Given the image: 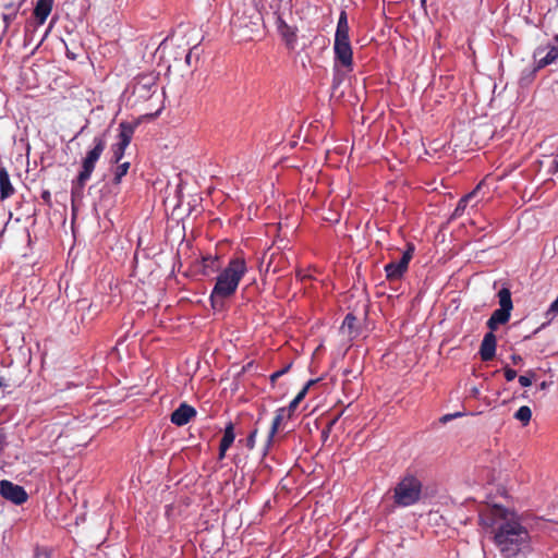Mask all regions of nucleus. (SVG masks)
Masks as SVG:
<instances>
[{
  "mask_svg": "<svg viewBox=\"0 0 558 558\" xmlns=\"http://www.w3.org/2000/svg\"><path fill=\"white\" fill-rule=\"evenodd\" d=\"M196 415V410L187 404L181 403L178 409H175L171 414V423L177 426H183L187 424L192 417Z\"/></svg>",
  "mask_w": 558,
  "mask_h": 558,
  "instance_id": "11",
  "label": "nucleus"
},
{
  "mask_svg": "<svg viewBox=\"0 0 558 558\" xmlns=\"http://www.w3.org/2000/svg\"><path fill=\"white\" fill-rule=\"evenodd\" d=\"M190 59H191V52L187 53L186 56V62L190 63Z\"/></svg>",
  "mask_w": 558,
  "mask_h": 558,
  "instance_id": "43",
  "label": "nucleus"
},
{
  "mask_svg": "<svg viewBox=\"0 0 558 558\" xmlns=\"http://www.w3.org/2000/svg\"><path fill=\"white\" fill-rule=\"evenodd\" d=\"M4 445H5V435L2 432V429H0V452L4 449Z\"/></svg>",
  "mask_w": 558,
  "mask_h": 558,
  "instance_id": "39",
  "label": "nucleus"
},
{
  "mask_svg": "<svg viewBox=\"0 0 558 558\" xmlns=\"http://www.w3.org/2000/svg\"><path fill=\"white\" fill-rule=\"evenodd\" d=\"M356 322L357 319L352 313L347 314L341 326L342 331L347 332L350 337H356Z\"/></svg>",
  "mask_w": 558,
  "mask_h": 558,
  "instance_id": "20",
  "label": "nucleus"
},
{
  "mask_svg": "<svg viewBox=\"0 0 558 558\" xmlns=\"http://www.w3.org/2000/svg\"><path fill=\"white\" fill-rule=\"evenodd\" d=\"M28 371L24 364H11L5 374L0 376V389H15L23 385Z\"/></svg>",
  "mask_w": 558,
  "mask_h": 558,
  "instance_id": "8",
  "label": "nucleus"
},
{
  "mask_svg": "<svg viewBox=\"0 0 558 558\" xmlns=\"http://www.w3.org/2000/svg\"><path fill=\"white\" fill-rule=\"evenodd\" d=\"M158 80L159 75L154 72L137 75L133 85V95L137 100L150 99L158 89Z\"/></svg>",
  "mask_w": 558,
  "mask_h": 558,
  "instance_id": "6",
  "label": "nucleus"
},
{
  "mask_svg": "<svg viewBox=\"0 0 558 558\" xmlns=\"http://www.w3.org/2000/svg\"><path fill=\"white\" fill-rule=\"evenodd\" d=\"M504 375L507 381H511L517 377V372L509 366L504 367Z\"/></svg>",
  "mask_w": 558,
  "mask_h": 558,
  "instance_id": "32",
  "label": "nucleus"
},
{
  "mask_svg": "<svg viewBox=\"0 0 558 558\" xmlns=\"http://www.w3.org/2000/svg\"><path fill=\"white\" fill-rule=\"evenodd\" d=\"M119 142L121 146L128 147L132 141L135 126L132 123L129 122H121L119 125Z\"/></svg>",
  "mask_w": 558,
  "mask_h": 558,
  "instance_id": "17",
  "label": "nucleus"
},
{
  "mask_svg": "<svg viewBox=\"0 0 558 558\" xmlns=\"http://www.w3.org/2000/svg\"><path fill=\"white\" fill-rule=\"evenodd\" d=\"M532 417V411L527 405H522L514 413V418L520 421L524 426L527 425Z\"/></svg>",
  "mask_w": 558,
  "mask_h": 558,
  "instance_id": "25",
  "label": "nucleus"
},
{
  "mask_svg": "<svg viewBox=\"0 0 558 558\" xmlns=\"http://www.w3.org/2000/svg\"><path fill=\"white\" fill-rule=\"evenodd\" d=\"M422 494V483L415 476L403 477L395 488V502L401 507L416 504Z\"/></svg>",
  "mask_w": 558,
  "mask_h": 558,
  "instance_id": "4",
  "label": "nucleus"
},
{
  "mask_svg": "<svg viewBox=\"0 0 558 558\" xmlns=\"http://www.w3.org/2000/svg\"><path fill=\"white\" fill-rule=\"evenodd\" d=\"M0 496L14 505H22L28 498L24 487L8 480L0 481Z\"/></svg>",
  "mask_w": 558,
  "mask_h": 558,
  "instance_id": "9",
  "label": "nucleus"
},
{
  "mask_svg": "<svg viewBox=\"0 0 558 558\" xmlns=\"http://www.w3.org/2000/svg\"><path fill=\"white\" fill-rule=\"evenodd\" d=\"M497 347V339L494 331L487 332L480 347V356L482 361L488 362L495 357Z\"/></svg>",
  "mask_w": 558,
  "mask_h": 558,
  "instance_id": "10",
  "label": "nucleus"
},
{
  "mask_svg": "<svg viewBox=\"0 0 558 558\" xmlns=\"http://www.w3.org/2000/svg\"><path fill=\"white\" fill-rule=\"evenodd\" d=\"M203 275L208 276L210 272H215L219 269V258L217 256L203 257Z\"/></svg>",
  "mask_w": 558,
  "mask_h": 558,
  "instance_id": "21",
  "label": "nucleus"
},
{
  "mask_svg": "<svg viewBox=\"0 0 558 558\" xmlns=\"http://www.w3.org/2000/svg\"><path fill=\"white\" fill-rule=\"evenodd\" d=\"M300 403L294 399L289 403L288 408H286V414L288 413V417L292 415V413L296 410Z\"/></svg>",
  "mask_w": 558,
  "mask_h": 558,
  "instance_id": "34",
  "label": "nucleus"
},
{
  "mask_svg": "<svg viewBox=\"0 0 558 558\" xmlns=\"http://www.w3.org/2000/svg\"><path fill=\"white\" fill-rule=\"evenodd\" d=\"M349 32L350 26L348 23V14L342 10L338 19L333 43V88L339 87L345 75L353 71V50L350 43Z\"/></svg>",
  "mask_w": 558,
  "mask_h": 558,
  "instance_id": "2",
  "label": "nucleus"
},
{
  "mask_svg": "<svg viewBox=\"0 0 558 558\" xmlns=\"http://www.w3.org/2000/svg\"><path fill=\"white\" fill-rule=\"evenodd\" d=\"M24 1L25 0H20L19 2L9 1L3 4V8L7 10V12L2 14V21L4 24L3 33L8 32L11 23L17 17L19 11Z\"/></svg>",
  "mask_w": 558,
  "mask_h": 558,
  "instance_id": "12",
  "label": "nucleus"
},
{
  "mask_svg": "<svg viewBox=\"0 0 558 558\" xmlns=\"http://www.w3.org/2000/svg\"><path fill=\"white\" fill-rule=\"evenodd\" d=\"M129 168H130V162L129 161H125V162H122V163H118L116 170H114V174H113V179H112V183L114 185H119L122 178L128 173L129 171Z\"/></svg>",
  "mask_w": 558,
  "mask_h": 558,
  "instance_id": "24",
  "label": "nucleus"
},
{
  "mask_svg": "<svg viewBox=\"0 0 558 558\" xmlns=\"http://www.w3.org/2000/svg\"><path fill=\"white\" fill-rule=\"evenodd\" d=\"M547 387H548V384H547L546 381H542V383L539 384V389H541V390H545Z\"/></svg>",
  "mask_w": 558,
  "mask_h": 558,
  "instance_id": "42",
  "label": "nucleus"
},
{
  "mask_svg": "<svg viewBox=\"0 0 558 558\" xmlns=\"http://www.w3.org/2000/svg\"><path fill=\"white\" fill-rule=\"evenodd\" d=\"M125 149V146H121L120 144L117 143L112 147V162L119 163L124 156Z\"/></svg>",
  "mask_w": 558,
  "mask_h": 558,
  "instance_id": "27",
  "label": "nucleus"
},
{
  "mask_svg": "<svg viewBox=\"0 0 558 558\" xmlns=\"http://www.w3.org/2000/svg\"><path fill=\"white\" fill-rule=\"evenodd\" d=\"M460 415H461V413H459V412H458V413H454V414H446V415H444V416L440 418V421H441L442 423H446V422L450 421L451 418L458 417V416H460Z\"/></svg>",
  "mask_w": 558,
  "mask_h": 558,
  "instance_id": "37",
  "label": "nucleus"
},
{
  "mask_svg": "<svg viewBox=\"0 0 558 558\" xmlns=\"http://www.w3.org/2000/svg\"><path fill=\"white\" fill-rule=\"evenodd\" d=\"M489 513H492V509L489 510ZM490 515H492V520H490L489 522H486V521H485V518H482V521H484V523H485L486 525H493V524L497 523V520H499V518H494V515H493V514H490ZM500 520L502 521V519H501V518H500Z\"/></svg>",
  "mask_w": 558,
  "mask_h": 558,
  "instance_id": "40",
  "label": "nucleus"
},
{
  "mask_svg": "<svg viewBox=\"0 0 558 558\" xmlns=\"http://www.w3.org/2000/svg\"><path fill=\"white\" fill-rule=\"evenodd\" d=\"M235 434H234V425L232 422H229L226 425L223 436L220 440V446L230 448L234 441Z\"/></svg>",
  "mask_w": 558,
  "mask_h": 558,
  "instance_id": "22",
  "label": "nucleus"
},
{
  "mask_svg": "<svg viewBox=\"0 0 558 558\" xmlns=\"http://www.w3.org/2000/svg\"><path fill=\"white\" fill-rule=\"evenodd\" d=\"M535 377V373L533 371H530L527 375H521L519 376V383L523 387H529L532 385V378Z\"/></svg>",
  "mask_w": 558,
  "mask_h": 558,
  "instance_id": "29",
  "label": "nucleus"
},
{
  "mask_svg": "<svg viewBox=\"0 0 558 558\" xmlns=\"http://www.w3.org/2000/svg\"><path fill=\"white\" fill-rule=\"evenodd\" d=\"M494 518H501L502 522L496 529L495 543L502 558H527L532 551L531 536L525 526L500 506L492 508Z\"/></svg>",
  "mask_w": 558,
  "mask_h": 558,
  "instance_id": "1",
  "label": "nucleus"
},
{
  "mask_svg": "<svg viewBox=\"0 0 558 558\" xmlns=\"http://www.w3.org/2000/svg\"><path fill=\"white\" fill-rule=\"evenodd\" d=\"M106 148L105 137H94V147L87 151L85 158L82 161V170L80 171L75 184L83 189L86 182L90 179L92 173L95 169L96 162L99 160Z\"/></svg>",
  "mask_w": 558,
  "mask_h": 558,
  "instance_id": "5",
  "label": "nucleus"
},
{
  "mask_svg": "<svg viewBox=\"0 0 558 558\" xmlns=\"http://www.w3.org/2000/svg\"><path fill=\"white\" fill-rule=\"evenodd\" d=\"M284 417H286V408H279L275 413V416L272 418V423H271V426H270V429L268 433L267 447H269L272 444L274 437L277 434Z\"/></svg>",
  "mask_w": 558,
  "mask_h": 558,
  "instance_id": "18",
  "label": "nucleus"
},
{
  "mask_svg": "<svg viewBox=\"0 0 558 558\" xmlns=\"http://www.w3.org/2000/svg\"><path fill=\"white\" fill-rule=\"evenodd\" d=\"M228 449H229L228 447H223V446L219 445V454H218V459L219 460L225 459L226 452H227Z\"/></svg>",
  "mask_w": 558,
  "mask_h": 558,
  "instance_id": "38",
  "label": "nucleus"
},
{
  "mask_svg": "<svg viewBox=\"0 0 558 558\" xmlns=\"http://www.w3.org/2000/svg\"><path fill=\"white\" fill-rule=\"evenodd\" d=\"M498 302H499V308H502L505 311H508L511 313L513 308V303L511 299V292L508 288H502L498 291Z\"/></svg>",
  "mask_w": 558,
  "mask_h": 558,
  "instance_id": "19",
  "label": "nucleus"
},
{
  "mask_svg": "<svg viewBox=\"0 0 558 558\" xmlns=\"http://www.w3.org/2000/svg\"><path fill=\"white\" fill-rule=\"evenodd\" d=\"M15 189L11 183L10 174L5 167H0V199L4 201L14 195Z\"/></svg>",
  "mask_w": 558,
  "mask_h": 558,
  "instance_id": "14",
  "label": "nucleus"
},
{
  "mask_svg": "<svg viewBox=\"0 0 558 558\" xmlns=\"http://www.w3.org/2000/svg\"><path fill=\"white\" fill-rule=\"evenodd\" d=\"M246 271V263L242 256H236L229 260L228 266L218 275L216 284L210 294V301L214 307H216L218 301L222 302L235 293Z\"/></svg>",
  "mask_w": 558,
  "mask_h": 558,
  "instance_id": "3",
  "label": "nucleus"
},
{
  "mask_svg": "<svg viewBox=\"0 0 558 558\" xmlns=\"http://www.w3.org/2000/svg\"><path fill=\"white\" fill-rule=\"evenodd\" d=\"M477 189H478V186L471 193H469V194L464 195L462 198H460V201L458 202V205L452 214V217L457 218L463 214L464 209L468 206L469 201L475 195Z\"/></svg>",
  "mask_w": 558,
  "mask_h": 558,
  "instance_id": "23",
  "label": "nucleus"
},
{
  "mask_svg": "<svg viewBox=\"0 0 558 558\" xmlns=\"http://www.w3.org/2000/svg\"><path fill=\"white\" fill-rule=\"evenodd\" d=\"M510 359H511L513 365H520L523 363V359L519 354H512Z\"/></svg>",
  "mask_w": 558,
  "mask_h": 558,
  "instance_id": "36",
  "label": "nucleus"
},
{
  "mask_svg": "<svg viewBox=\"0 0 558 558\" xmlns=\"http://www.w3.org/2000/svg\"><path fill=\"white\" fill-rule=\"evenodd\" d=\"M555 315H558V295L557 299L550 304L548 311L546 312V317L551 320Z\"/></svg>",
  "mask_w": 558,
  "mask_h": 558,
  "instance_id": "30",
  "label": "nucleus"
},
{
  "mask_svg": "<svg viewBox=\"0 0 558 558\" xmlns=\"http://www.w3.org/2000/svg\"><path fill=\"white\" fill-rule=\"evenodd\" d=\"M291 365H287L286 367L272 373L270 375V381L275 383L279 377H281L283 374H286L290 369Z\"/></svg>",
  "mask_w": 558,
  "mask_h": 558,
  "instance_id": "31",
  "label": "nucleus"
},
{
  "mask_svg": "<svg viewBox=\"0 0 558 558\" xmlns=\"http://www.w3.org/2000/svg\"><path fill=\"white\" fill-rule=\"evenodd\" d=\"M53 7V0H37L33 15L38 25H43L50 15Z\"/></svg>",
  "mask_w": 558,
  "mask_h": 558,
  "instance_id": "13",
  "label": "nucleus"
},
{
  "mask_svg": "<svg viewBox=\"0 0 558 558\" xmlns=\"http://www.w3.org/2000/svg\"><path fill=\"white\" fill-rule=\"evenodd\" d=\"M414 250V245L412 243H408L407 250L403 252L399 262H391L385 265V272L388 281H397L403 277L409 268Z\"/></svg>",
  "mask_w": 558,
  "mask_h": 558,
  "instance_id": "7",
  "label": "nucleus"
},
{
  "mask_svg": "<svg viewBox=\"0 0 558 558\" xmlns=\"http://www.w3.org/2000/svg\"><path fill=\"white\" fill-rule=\"evenodd\" d=\"M277 27L278 32L282 36V38L286 40L287 45H293L296 41V33L295 29L291 26H289L284 20L277 15Z\"/></svg>",
  "mask_w": 558,
  "mask_h": 558,
  "instance_id": "16",
  "label": "nucleus"
},
{
  "mask_svg": "<svg viewBox=\"0 0 558 558\" xmlns=\"http://www.w3.org/2000/svg\"><path fill=\"white\" fill-rule=\"evenodd\" d=\"M257 428L253 429L250 435L247 436V439H246V446L250 448V449H253L254 446H255V439H256V435H257Z\"/></svg>",
  "mask_w": 558,
  "mask_h": 558,
  "instance_id": "33",
  "label": "nucleus"
},
{
  "mask_svg": "<svg viewBox=\"0 0 558 558\" xmlns=\"http://www.w3.org/2000/svg\"><path fill=\"white\" fill-rule=\"evenodd\" d=\"M41 199L48 205V206H51L52 205V202H51V193L50 191L48 190H45L41 192V195H40Z\"/></svg>",
  "mask_w": 558,
  "mask_h": 558,
  "instance_id": "35",
  "label": "nucleus"
},
{
  "mask_svg": "<svg viewBox=\"0 0 558 558\" xmlns=\"http://www.w3.org/2000/svg\"><path fill=\"white\" fill-rule=\"evenodd\" d=\"M558 58V48L551 46L544 58L538 60L539 66H546L553 63Z\"/></svg>",
  "mask_w": 558,
  "mask_h": 558,
  "instance_id": "26",
  "label": "nucleus"
},
{
  "mask_svg": "<svg viewBox=\"0 0 558 558\" xmlns=\"http://www.w3.org/2000/svg\"><path fill=\"white\" fill-rule=\"evenodd\" d=\"M335 422H336V420H333V421L329 424L328 428H327L326 430H324V432H323L322 437H323V439H324V440H326V439L328 438V436H329L328 434H329L330 427H331V425H332Z\"/></svg>",
  "mask_w": 558,
  "mask_h": 558,
  "instance_id": "41",
  "label": "nucleus"
},
{
  "mask_svg": "<svg viewBox=\"0 0 558 558\" xmlns=\"http://www.w3.org/2000/svg\"><path fill=\"white\" fill-rule=\"evenodd\" d=\"M511 313L502 308H497L488 318L486 325L490 331H495L499 325L507 324L510 319Z\"/></svg>",
  "mask_w": 558,
  "mask_h": 558,
  "instance_id": "15",
  "label": "nucleus"
},
{
  "mask_svg": "<svg viewBox=\"0 0 558 558\" xmlns=\"http://www.w3.org/2000/svg\"><path fill=\"white\" fill-rule=\"evenodd\" d=\"M316 383V380L311 379L306 383V385L299 391V393L294 397V400L299 403L305 398L308 389L311 386H313Z\"/></svg>",
  "mask_w": 558,
  "mask_h": 558,
  "instance_id": "28",
  "label": "nucleus"
}]
</instances>
